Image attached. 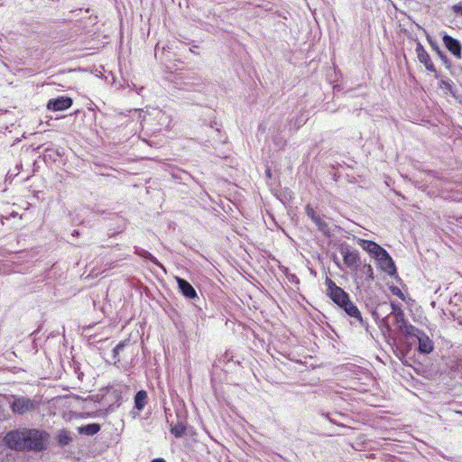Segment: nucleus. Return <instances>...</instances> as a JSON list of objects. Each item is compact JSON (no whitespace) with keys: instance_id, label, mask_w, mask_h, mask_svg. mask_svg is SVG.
I'll return each mask as SVG.
<instances>
[{"instance_id":"nucleus-1","label":"nucleus","mask_w":462,"mask_h":462,"mask_svg":"<svg viewBox=\"0 0 462 462\" xmlns=\"http://www.w3.org/2000/svg\"><path fill=\"white\" fill-rule=\"evenodd\" d=\"M4 440L13 450L42 452L47 448L49 434L38 429L24 428L7 432Z\"/></svg>"},{"instance_id":"nucleus-2","label":"nucleus","mask_w":462,"mask_h":462,"mask_svg":"<svg viewBox=\"0 0 462 462\" xmlns=\"http://www.w3.org/2000/svg\"><path fill=\"white\" fill-rule=\"evenodd\" d=\"M391 312L388 317H393L394 324L396 325V329L402 335L405 333H410L414 330V326L409 324L404 317L403 310L400 303L392 301L390 304Z\"/></svg>"},{"instance_id":"nucleus-3","label":"nucleus","mask_w":462,"mask_h":462,"mask_svg":"<svg viewBox=\"0 0 462 462\" xmlns=\"http://www.w3.org/2000/svg\"><path fill=\"white\" fill-rule=\"evenodd\" d=\"M415 331L405 333L409 340L418 342V351L420 354H430L433 350L432 340L421 330L414 327Z\"/></svg>"},{"instance_id":"nucleus-4","label":"nucleus","mask_w":462,"mask_h":462,"mask_svg":"<svg viewBox=\"0 0 462 462\" xmlns=\"http://www.w3.org/2000/svg\"><path fill=\"white\" fill-rule=\"evenodd\" d=\"M12 398L10 408L14 414L23 415L36 409L34 401L28 397L13 395Z\"/></svg>"},{"instance_id":"nucleus-5","label":"nucleus","mask_w":462,"mask_h":462,"mask_svg":"<svg viewBox=\"0 0 462 462\" xmlns=\"http://www.w3.org/2000/svg\"><path fill=\"white\" fill-rule=\"evenodd\" d=\"M326 283L328 295L338 307L341 308L350 300L348 293L338 287L332 280L327 279Z\"/></svg>"},{"instance_id":"nucleus-6","label":"nucleus","mask_w":462,"mask_h":462,"mask_svg":"<svg viewBox=\"0 0 462 462\" xmlns=\"http://www.w3.org/2000/svg\"><path fill=\"white\" fill-rule=\"evenodd\" d=\"M341 309L349 316L351 319L350 323L353 326L364 328L368 329V322L363 319L362 314L356 305L350 300L344 304Z\"/></svg>"},{"instance_id":"nucleus-7","label":"nucleus","mask_w":462,"mask_h":462,"mask_svg":"<svg viewBox=\"0 0 462 462\" xmlns=\"http://www.w3.org/2000/svg\"><path fill=\"white\" fill-rule=\"evenodd\" d=\"M305 212L307 216L312 220V222L316 225L317 228L319 232H321L325 236H331V230L328 223L324 219V217L320 216L316 210L309 204L305 208Z\"/></svg>"},{"instance_id":"nucleus-8","label":"nucleus","mask_w":462,"mask_h":462,"mask_svg":"<svg viewBox=\"0 0 462 462\" xmlns=\"http://www.w3.org/2000/svg\"><path fill=\"white\" fill-rule=\"evenodd\" d=\"M343 256L344 263L351 268L356 269L360 264V257L356 250H352L349 245H342L339 249Z\"/></svg>"},{"instance_id":"nucleus-9","label":"nucleus","mask_w":462,"mask_h":462,"mask_svg":"<svg viewBox=\"0 0 462 462\" xmlns=\"http://www.w3.org/2000/svg\"><path fill=\"white\" fill-rule=\"evenodd\" d=\"M378 263L379 268L387 273L389 275L396 273V267L394 262L389 253L383 249V252L375 258Z\"/></svg>"},{"instance_id":"nucleus-10","label":"nucleus","mask_w":462,"mask_h":462,"mask_svg":"<svg viewBox=\"0 0 462 462\" xmlns=\"http://www.w3.org/2000/svg\"><path fill=\"white\" fill-rule=\"evenodd\" d=\"M130 345V340H123L118 343L112 350L113 364L116 367H124L125 361L124 352L126 346Z\"/></svg>"},{"instance_id":"nucleus-11","label":"nucleus","mask_w":462,"mask_h":462,"mask_svg":"<svg viewBox=\"0 0 462 462\" xmlns=\"http://www.w3.org/2000/svg\"><path fill=\"white\" fill-rule=\"evenodd\" d=\"M72 99L69 97H59L50 99L47 103V108L52 111H63L72 106Z\"/></svg>"},{"instance_id":"nucleus-12","label":"nucleus","mask_w":462,"mask_h":462,"mask_svg":"<svg viewBox=\"0 0 462 462\" xmlns=\"http://www.w3.org/2000/svg\"><path fill=\"white\" fill-rule=\"evenodd\" d=\"M178 289L180 292L187 299L193 300L195 298H198V294L194 289V287L185 279L180 277L175 278Z\"/></svg>"},{"instance_id":"nucleus-13","label":"nucleus","mask_w":462,"mask_h":462,"mask_svg":"<svg viewBox=\"0 0 462 462\" xmlns=\"http://www.w3.org/2000/svg\"><path fill=\"white\" fill-rule=\"evenodd\" d=\"M357 244L366 251L374 259L383 252L384 248L371 240L358 239Z\"/></svg>"},{"instance_id":"nucleus-14","label":"nucleus","mask_w":462,"mask_h":462,"mask_svg":"<svg viewBox=\"0 0 462 462\" xmlns=\"http://www.w3.org/2000/svg\"><path fill=\"white\" fill-rule=\"evenodd\" d=\"M443 42L446 48L457 58L461 57V44L455 38L445 34L443 36Z\"/></svg>"},{"instance_id":"nucleus-15","label":"nucleus","mask_w":462,"mask_h":462,"mask_svg":"<svg viewBox=\"0 0 462 462\" xmlns=\"http://www.w3.org/2000/svg\"><path fill=\"white\" fill-rule=\"evenodd\" d=\"M134 254H136L137 255H139L140 257L145 259V260H148L150 262H152V263H154L156 266H158L159 268H161L164 273H166V269L164 267V265L160 263L156 257H154L150 252H148L147 250L145 249H143V248H139V247H135V250H134Z\"/></svg>"},{"instance_id":"nucleus-16","label":"nucleus","mask_w":462,"mask_h":462,"mask_svg":"<svg viewBox=\"0 0 462 462\" xmlns=\"http://www.w3.org/2000/svg\"><path fill=\"white\" fill-rule=\"evenodd\" d=\"M147 402V393L144 390H140L134 396V408L143 411Z\"/></svg>"},{"instance_id":"nucleus-17","label":"nucleus","mask_w":462,"mask_h":462,"mask_svg":"<svg viewBox=\"0 0 462 462\" xmlns=\"http://www.w3.org/2000/svg\"><path fill=\"white\" fill-rule=\"evenodd\" d=\"M415 51L417 53L418 60L420 63L426 65L431 60L429 53L427 52V51L424 49L420 42L417 43Z\"/></svg>"},{"instance_id":"nucleus-18","label":"nucleus","mask_w":462,"mask_h":462,"mask_svg":"<svg viewBox=\"0 0 462 462\" xmlns=\"http://www.w3.org/2000/svg\"><path fill=\"white\" fill-rule=\"evenodd\" d=\"M99 430L100 425L97 423H89L79 429L80 434H85L88 436H93L97 434Z\"/></svg>"},{"instance_id":"nucleus-19","label":"nucleus","mask_w":462,"mask_h":462,"mask_svg":"<svg viewBox=\"0 0 462 462\" xmlns=\"http://www.w3.org/2000/svg\"><path fill=\"white\" fill-rule=\"evenodd\" d=\"M186 431V425L179 421L175 425L171 426V432L176 437V438H181Z\"/></svg>"},{"instance_id":"nucleus-20","label":"nucleus","mask_w":462,"mask_h":462,"mask_svg":"<svg viewBox=\"0 0 462 462\" xmlns=\"http://www.w3.org/2000/svg\"><path fill=\"white\" fill-rule=\"evenodd\" d=\"M326 417L328 418V420L332 422V423H335L337 425H339V426H344L343 422L340 421L338 419H345L346 416L345 414L343 413H336V414H327Z\"/></svg>"},{"instance_id":"nucleus-21","label":"nucleus","mask_w":462,"mask_h":462,"mask_svg":"<svg viewBox=\"0 0 462 462\" xmlns=\"http://www.w3.org/2000/svg\"><path fill=\"white\" fill-rule=\"evenodd\" d=\"M362 273L366 275V278L369 282L374 281V271L370 264H365L362 268Z\"/></svg>"},{"instance_id":"nucleus-22","label":"nucleus","mask_w":462,"mask_h":462,"mask_svg":"<svg viewBox=\"0 0 462 462\" xmlns=\"http://www.w3.org/2000/svg\"><path fill=\"white\" fill-rule=\"evenodd\" d=\"M233 357H234V356L232 355V353L229 351H226L223 356H221L218 358V363L219 364H227V363L233 361Z\"/></svg>"},{"instance_id":"nucleus-23","label":"nucleus","mask_w":462,"mask_h":462,"mask_svg":"<svg viewBox=\"0 0 462 462\" xmlns=\"http://www.w3.org/2000/svg\"><path fill=\"white\" fill-rule=\"evenodd\" d=\"M200 85L201 84L185 83V87L183 88L188 91H191V90L199 91Z\"/></svg>"},{"instance_id":"nucleus-24","label":"nucleus","mask_w":462,"mask_h":462,"mask_svg":"<svg viewBox=\"0 0 462 462\" xmlns=\"http://www.w3.org/2000/svg\"><path fill=\"white\" fill-rule=\"evenodd\" d=\"M440 87L448 91H449L450 93H452V83L450 80H444L442 79L440 81Z\"/></svg>"},{"instance_id":"nucleus-25","label":"nucleus","mask_w":462,"mask_h":462,"mask_svg":"<svg viewBox=\"0 0 462 462\" xmlns=\"http://www.w3.org/2000/svg\"><path fill=\"white\" fill-rule=\"evenodd\" d=\"M437 52H438V55L439 56V58L441 59V60L443 61V63L448 68L450 66V62H449L448 57L439 50H437Z\"/></svg>"},{"instance_id":"nucleus-26","label":"nucleus","mask_w":462,"mask_h":462,"mask_svg":"<svg viewBox=\"0 0 462 462\" xmlns=\"http://www.w3.org/2000/svg\"><path fill=\"white\" fill-rule=\"evenodd\" d=\"M452 10L455 14L462 15V5L457 4L452 6Z\"/></svg>"},{"instance_id":"nucleus-27","label":"nucleus","mask_w":462,"mask_h":462,"mask_svg":"<svg viewBox=\"0 0 462 462\" xmlns=\"http://www.w3.org/2000/svg\"><path fill=\"white\" fill-rule=\"evenodd\" d=\"M424 66H425L426 69L429 70V71H431V72H435L436 71L434 64L432 63L431 60L429 63H427L426 65H424Z\"/></svg>"},{"instance_id":"nucleus-28","label":"nucleus","mask_w":462,"mask_h":462,"mask_svg":"<svg viewBox=\"0 0 462 462\" xmlns=\"http://www.w3.org/2000/svg\"><path fill=\"white\" fill-rule=\"evenodd\" d=\"M393 294H394V295H397V296H398V297H400L401 299H403V294H402V291H401L399 288L395 287V288L393 290Z\"/></svg>"},{"instance_id":"nucleus-29","label":"nucleus","mask_w":462,"mask_h":462,"mask_svg":"<svg viewBox=\"0 0 462 462\" xmlns=\"http://www.w3.org/2000/svg\"><path fill=\"white\" fill-rule=\"evenodd\" d=\"M151 462H166L163 458H154Z\"/></svg>"},{"instance_id":"nucleus-30","label":"nucleus","mask_w":462,"mask_h":462,"mask_svg":"<svg viewBox=\"0 0 462 462\" xmlns=\"http://www.w3.org/2000/svg\"><path fill=\"white\" fill-rule=\"evenodd\" d=\"M266 174H267V176H271V171H270V170H267V171H266Z\"/></svg>"},{"instance_id":"nucleus-31","label":"nucleus","mask_w":462,"mask_h":462,"mask_svg":"<svg viewBox=\"0 0 462 462\" xmlns=\"http://www.w3.org/2000/svg\"><path fill=\"white\" fill-rule=\"evenodd\" d=\"M36 332H37V330H35V331L32 332L31 336L35 335V334H36Z\"/></svg>"},{"instance_id":"nucleus-32","label":"nucleus","mask_w":462,"mask_h":462,"mask_svg":"<svg viewBox=\"0 0 462 462\" xmlns=\"http://www.w3.org/2000/svg\"><path fill=\"white\" fill-rule=\"evenodd\" d=\"M75 234H78L77 230H74V232H72V235H75Z\"/></svg>"},{"instance_id":"nucleus-33","label":"nucleus","mask_w":462,"mask_h":462,"mask_svg":"<svg viewBox=\"0 0 462 462\" xmlns=\"http://www.w3.org/2000/svg\"><path fill=\"white\" fill-rule=\"evenodd\" d=\"M75 234H78L77 230H74V232H72V235H75Z\"/></svg>"}]
</instances>
